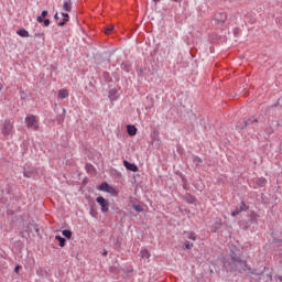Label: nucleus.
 I'll return each mask as SVG.
<instances>
[{
	"mask_svg": "<svg viewBox=\"0 0 282 282\" xmlns=\"http://www.w3.org/2000/svg\"><path fill=\"white\" fill-rule=\"evenodd\" d=\"M45 34H43V33H35V36L36 37H41V36H44Z\"/></svg>",
	"mask_w": 282,
	"mask_h": 282,
	"instance_id": "nucleus-28",
	"label": "nucleus"
},
{
	"mask_svg": "<svg viewBox=\"0 0 282 282\" xmlns=\"http://www.w3.org/2000/svg\"><path fill=\"white\" fill-rule=\"evenodd\" d=\"M18 36H21L22 39H28L30 36V32L25 29H21L17 31Z\"/></svg>",
	"mask_w": 282,
	"mask_h": 282,
	"instance_id": "nucleus-8",
	"label": "nucleus"
},
{
	"mask_svg": "<svg viewBox=\"0 0 282 282\" xmlns=\"http://www.w3.org/2000/svg\"><path fill=\"white\" fill-rule=\"evenodd\" d=\"M98 191H102L104 193H109L113 197H117L118 191L113 188V186L109 185L107 182H104L99 185Z\"/></svg>",
	"mask_w": 282,
	"mask_h": 282,
	"instance_id": "nucleus-3",
	"label": "nucleus"
},
{
	"mask_svg": "<svg viewBox=\"0 0 282 282\" xmlns=\"http://www.w3.org/2000/svg\"><path fill=\"white\" fill-rule=\"evenodd\" d=\"M111 32H113V25L107 26L105 30V34H110Z\"/></svg>",
	"mask_w": 282,
	"mask_h": 282,
	"instance_id": "nucleus-23",
	"label": "nucleus"
},
{
	"mask_svg": "<svg viewBox=\"0 0 282 282\" xmlns=\"http://www.w3.org/2000/svg\"><path fill=\"white\" fill-rule=\"evenodd\" d=\"M123 166H126L128 171H132V173H138V165L129 163V161H123Z\"/></svg>",
	"mask_w": 282,
	"mask_h": 282,
	"instance_id": "nucleus-6",
	"label": "nucleus"
},
{
	"mask_svg": "<svg viewBox=\"0 0 282 282\" xmlns=\"http://www.w3.org/2000/svg\"><path fill=\"white\" fill-rule=\"evenodd\" d=\"M3 89V84L0 82V91Z\"/></svg>",
	"mask_w": 282,
	"mask_h": 282,
	"instance_id": "nucleus-30",
	"label": "nucleus"
},
{
	"mask_svg": "<svg viewBox=\"0 0 282 282\" xmlns=\"http://www.w3.org/2000/svg\"><path fill=\"white\" fill-rule=\"evenodd\" d=\"M193 162H194V164H196V166H199V164H202V158L194 156Z\"/></svg>",
	"mask_w": 282,
	"mask_h": 282,
	"instance_id": "nucleus-19",
	"label": "nucleus"
},
{
	"mask_svg": "<svg viewBox=\"0 0 282 282\" xmlns=\"http://www.w3.org/2000/svg\"><path fill=\"white\" fill-rule=\"evenodd\" d=\"M154 3H160V0H153Z\"/></svg>",
	"mask_w": 282,
	"mask_h": 282,
	"instance_id": "nucleus-33",
	"label": "nucleus"
},
{
	"mask_svg": "<svg viewBox=\"0 0 282 282\" xmlns=\"http://www.w3.org/2000/svg\"><path fill=\"white\" fill-rule=\"evenodd\" d=\"M254 122H259V120L254 119L253 121L252 120H248V121H245V124L243 127H248V124H254ZM243 127H241V129H243Z\"/></svg>",
	"mask_w": 282,
	"mask_h": 282,
	"instance_id": "nucleus-20",
	"label": "nucleus"
},
{
	"mask_svg": "<svg viewBox=\"0 0 282 282\" xmlns=\"http://www.w3.org/2000/svg\"><path fill=\"white\" fill-rule=\"evenodd\" d=\"M239 210H240V213L243 210H248V206L246 205V203L241 202Z\"/></svg>",
	"mask_w": 282,
	"mask_h": 282,
	"instance_id": "nucleus-25",
	"label": "nucleus"
},
{
	"mask_svg": "<svg viewBox=\"0 0 282 282\" xmlns=\"http://www.w3.org/2000/svg\"><path fill=\"white\" fill-rule=\"evenodd\" d=\"M187 235V239H191V241H196L195 232H185Z\"/></svg>",
	"mask_w": 282,
	"mask_h": 282,
	"instance_id": "nucleus-18",
	"label": "nucleus"
},
{
	"mask_svg": "<svg viewBox=\"0 0 282 282\" xmlns=\"http://www.w3.org/2000/svg\"><path fill=\"white\" fill-rule=\"evenodd\" d=\"M19 268H20L19 265L15 267L14 272L19 273Z\"/></svg>",
	"mask_w": 282,
	"mask_h": 282,
	"instance_id": "nucleus-29",
	"label": "nucleus"
},
{
	"mask_svg": "<svg viewBox=\"0 0 282 282\" xmlns=\"http://www.w3.org/2000/svg\"><path fill=\"white\" fill-rule=\"evenodd\" d=\"M239 213H241V210H240V209H237L236 212H232V213H231V216H232V217H237V215H239Z\"/></svg>",
	"mask_w": 282,
	"mask_h": 282,
	"instance_id": "nucleus-26",
	"label": "nucleus"
},
{
	"mask_svg": "<svg viewBox=\"0 0 282 282\" xmlns=\"http://www.w3.org/2000/svg\"><path fill=\"white\" fill-rule=\"evenodd\" d=\"M62 17H64V20L62 22H58L59 26L65 25V23H67V21H69V14L67 13H62Z\"/></svg>",
	"mask_w": 282,
	"mask_h": 282,
	"instance_id": "nucleus-14",
	"label": "nucleus"
},
{
	"mask_svg": "<svg viewBox=\"0 0 282 282\" xmlns=\"http://www.w3.org/2000/svg\"><path fill=\"white\" fill-rule=\"evenodd\" d=\"M140 254L142 259H151V252H149L147 249H142Z\"/></svg>",
	"mask_w": 282,
	"mask_h": 282,
	"instance_id": "nucleus-12",
	"label": "nucleus"
},
{
	"mask_svg": "<svg viewBox=\"0 0 282 282\" xmlns=\"http://www.w3.org/2000/svg\"><path fill=\"white\" fill-rule=\"evenodd\" d=\"M55 239H56V241L59 242V247H61V248H65V243H66V241H67V240H65V238H63V237H61V236H55Z\"/></svg>",
	"mask_w": 282,
	"mask_h": 282,
	"instance_id": "nucleus-13",
	"label": "nucleus"
},
{
	"mask_svg": "<svg viewBox=\"0 0 282 282\" xmlns=\"http://www.w3.org/2000/svg\"><path fill=\"white\" fill-rule=\"evenodd\" d=\"M104 257H107V251H104Z\"/></svg>",
	"mask_w": 282,
	"mask_h": 282,
	"instance_id": "nucleus-34",
	"label": "nucleus"
},
{
	"mask_svg": "<svg viewBox=\"0 0 282 282\" xmlns=\"http://www.w3.org/2000/svg\"><path fill=\"white\" fill-rule=\"evenodd\" d=\"M127 132L130 134V135H135V133H138V128H135V126H127Z\"/></svg>",
	"mask_w": 282,
	"mask_h": 282,
	"instance_id": "nucleus-10",
	"label": "nucleus"
},
{
	"mask_svg": "<svg viewBox=\"0 0 282 282\" xmlns=\"http://www.w3.org/2000/svg\"><path fill=\"white\" fill-rule=\"evenodd\" d=\"M25 124L29 129H33L34 131H39V118L34 115L25 118Z\"/></svg>",
	"mask_w": 282,
	"mask_h": 282,
	"instance_id": "nucleus-2",
	"label": "nucleus"
},
{
	"mask_svg": "<svg viewBox=\"0 0 282 282\" xmlns=\"http://www.w3.org/2000/svg\"><path fill=\"white\" fill-rule=\"evenodd\" d=\"M54 18H55L56 20H58V13H56V14L54 15Z\"/></svg>",
	"mask_w": 282,
	"mask_h": 282,
	"instance_id": "nucleus-32",
	"label": "nucleus"
},
{
	"mask_svg": "<svg viewBox=\"0 0 282 282\" xmlns=\"http://www.w3.org/2000/svg\"><path fill=\"white\" fill-rule=\"evenodd\" d=\"M250 219L251 221H259V214H257L256 212H251Z\"/></svg>",
	"mask_w": 282,
	"mask_h": 282,
	"instance_id": "nucleus-16",
	"label": "nucleus"
},
{
	"mask_svg": "<svg viewBox=\"0 0 282 282\" xmlns=\"http://www.w3.org/2000/svg\"><path fill=\"white\" fill-rule=\"evenodd\" d=\"M0 131L4 138L14 135V120L6 119L1 124Z\"/></svg>",
	"mask_w": 282,
	"mask_h": 282,
	"instance_id": "nucleus-1",
	"label": "nucleus"
},
{
	"mask_svg": "<svg viewBox=\"0 0 282 282\" xmlns=\"http://www.w3.org/2000/svg\"><path fill=\"white\" fill-rule=\"evenodd\" d=\"M278 279L280 282H282V275H279Z\"/></svg>",
	"mask_w": 282,
	"mask_h": 282,
	"instance_id": "nucleus-31",
	"label": "nucleus"
},
{
	"mask_svg": "<svg viewBox=\"0 0 282 282\" xmlns=\"http://www.w3.org/2000/svg\"><path fill=\"white\" fill-rule=\"evenodd\" d=\"M44 26L45 28L50 26V19L44 20Z\"/></svg>",
	"mask_w": 282,
	"mask_h": 282,
	"instance_id": "nucleus-27",
	"label": "nucleus"
},
{
	"mask_svg": "<svg viewBox=\"0 0 282 282\" xmlns=\"http://www.w3.org/2000/svg\"><path fill=\"white\" fill-rule=\"evenodd\" d=\"M57 97L63 100L65 98H69V93L67 91V89H59Z\"/></svg>",
	"mask_w": 282,
	"mask_h": 282,
	"instance_id": "nucleus-7",
	"label": "nucleus"
},
{
	"mask_svg": "<svg viewBox=\"0 0 282 282\" xmlns=\"http://www.w3.org/2000/svg\"><path fill=\"white\" fill-rule=\"evenodd\" d=\"M96 202L101 206V213H109V200L105 199L102 196H98Z\"/></svg>",
	"mask_w": 282,
	"mask_h": 282,
	"instance_id": "nucleus-4",
	"label": "nucleus"
},
{
	"mask_svg": "<svg viewBox=\"0 0 282 282\" xmlns=\"http://www.w3.org/2000/svg\"><path fill=\"white\" fill-rule=\"evenodd\" d=\"M186 197V199H187V202L189 203V204H195V197H193V196H191V195H187V196H185Z\"/></svg>",
	"mask_w": 282,
	"mask_h": 282,
	"instance_id": "nucleus-24",
	"label": "nucleus"
},
{
	"mask_svg": "<svg viewBox=\"0 0 282 282\" xmlns=\"http://www.w3.org/2000/svg\"><path fill=\"white\" fill-rule=\"evenodd\" d=\"M63 10L65 12H72V0H66L63 3Z\"/></svg>",
	"mask_w": 282,
	"mask_h": 282,
	"instance_id": "nucleus-9",
	"label": "nucleus"
},
{
	"mask_svg": "<svg viewBox=\"0 0 282 282\" xmlns=\"http://www.w3.org/2000/svg\"><path fill=\"white\" fill-rule=\"evenodd\" d=\"M214 21L217 23V25H224V23L228 21V14L226 12L216 13Z\"/></svg>",
	"mask_w": 282,
	"mask_h": 282,
	"instance_id": "nucleus-5",
	"label": "nucleus"
},
{
	"mask_svg": "<svg viewBox=\"0 0 282 282\" xmlns=\"http://www.w3.org/2000/svg\"><path fill=\"white\" fill-rule=\"evenodd\" d=\"M45 17H47V11H42V14L37 17L36 21L37 23H43V19H45Z\"/></svg>",
	"mask_w": 282,
	"mask_h": 282,
	"instance_id": "nucleus-15",
	"label": "nucleus"
},
{
	"mask_svg": "<svg viewBox=\"0 0 282 282\" xmlns=\"http://www.w3.org/2000/svg\"><path fill=\"white\" fill-rule=\"evenodd\" d=\"M184 246H185V249H186V250H191V249H193V246H194V245H193V242L185 241V242H184Z\"/></svg>",
	"mask_w": 282,
	"mask_h": 282,
	"instance_id": "nucleus-21",
	"label": "nucleus"
},
{
	"mask_svg": "<svg viewBox=\"0 0 282 282\" xmlns=\"http://www.w3.org/2000/svg\"><path fill=\"white\" fill-rule=\"evenodd\" d=\"M243 263H245L246 268H248V264H247V262L245 261Z\"/></svg>",
	"mask_w": 282,
	"mask_h": 282,
	"instance_id": "nucleus-36",
	"label": "nucleus"
},
{
	"mask_svg": "<svg viewBox=\"0 0 282 282\" xmlns=\"http://www.w3.org/2000/svg\"><path fill=\"white\" fill-rule=\"evenodd\" d=\"M270 281H272V274H269Z\"/></svg>",
	"mask_w": 282,
	"mask_h": 282,
	"instance_id": "nucleus-35",
	"label": "nucleus"
},
{
	"mask_svg": "<svg viewBox=\"0 0 282 282\" xmlns=\"http://www.w3.org/2000/svg\"><path fill=\"white\" fill-rule=\"evenodd\" d=\"M62 235H63L64 237H66V239H72V231H70V230L64 229V230L62 231Z\"/></svg>",
	"mask_w": 282,
	"mask_h": 282,
	"instance_id": "nucleus-17",
	"label": "nucleus"
},
{
	"mask_svg": "<svg viewBox=\"0 0 282 282\" xmlns=\"http://www.w3.org/2000/svg\"><path fill=\"white\" fill-rule=\"evenodd\" d=\"M265 184H268V180H265V177H260L257 180V186H259L260 188H263Z\"/></svg>",
	"mask_w": 282,
	"mask_h": 282,
	"instance_id": "nucleus-11",
	"label": "nucleus"
},
{
	"mask_svg": "<svg viewBox=\"0 0 282 282\" xmlns=\"http://www.w3.org/2000/svg\"><path fill=\"white\" fill-rule=\"evenodd\" d=\"M132 208H133L137 213H142V210H144V209L142 208V206H140V205H133Z\"/></svg>",
	"mask_w": 282,
	"mask_h": 282,
	"instance_id": "nucleus-22",
	"label": "nucleus"
}]
</instances>
